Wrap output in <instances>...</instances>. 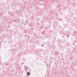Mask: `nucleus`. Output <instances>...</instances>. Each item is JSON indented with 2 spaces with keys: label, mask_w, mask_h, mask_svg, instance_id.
<instances>
[{
  "label": "nucleus",
  "mask_w": 77,
  "mask_h": 77,
  "mask_svg": "<svg viewBox=\"0 0 77 77\" xmlns=\"http://www.w3.org/2000/svg\"><path fill=\"white\" fill-rule=\"evenodd\" d=\"M27 74H28V75H30V73L28 72V73Z\"/></svg>",
  "instance_id": "nucleus-1"
}]
</instances>
